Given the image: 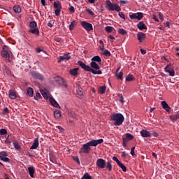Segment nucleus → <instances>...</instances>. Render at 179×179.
I'll return each mask as SVG.
<instances>
[{"instance_id": "f257e3e1", "label": "nucleus", "mask_w": 179, "mask_h": 179, "mask_svg": "<svg viewBox=\"0 0 179 179\" xmlns=\"http://www.w3.org/2000/svg\"><path fill=\"white\" fill-rule=\"evenodd\" d=\"M77 64L83 71L91 72L93 75H101L103 73L101 70H99L100 66L96 62H91L90 66H87L83 62L79 60Z\"/></svg>"}, {"instance_id": "f03ea898", "label": "nucleus", "mask_w": 179, "mask_h": 179, "mask_svg": "<svg viewBox=\"0 0 179 179\" xmlns=\"http://www.w3.org/2000/svg\"><path fill=\"white\" fill-rule=\"evenodd\" d=\"M111 121H115L114 125L120 127L124 122V115L121 113L112 114L110 116Z\"/></svg>"}, {"instance_id": "7ed1b4c3", "label": "nucleus", "mask_w": 179, "mask_h": 179, "mask_svg": "<svg viewBox=\"0 0 179 179\" xmlns=\"http://www.w3.org/2000/svg\"><path fill=\"white\" fill-rule=\"evenodd\" d=\"M106 8L108 10L114 12H121V7L117 3H112L110 0L106 1Z\"/></svg>"}, {"instance_id": "20e7f679", "label": "nucleus", "mask_w": 179, "mask_h": 179, "mask_svg": "<svg viewBox=\"0 0 179 179\" xmlns=\"http://www.w3.org/2000/svg\"><path fill=\"white\" fill-rule=\"evenodd\" d=\"M129 16L131 20H134L135 19H136L137 20H142V19H143V13L138 12L129 15Z\"/></svg>"}, {"instance_id": "39448f33", "label": "nucleus", "mask_w": 179, "mask_h": 179, "mask_svg": "<svg viewBox=\"0 0 179 179\" xmlns=\"http://www.w3.org/2000/svg\"><path fill=\"white\" fill-rule=\"evenodd\" d=\"M80 24L87 31H92L93 30V25L86 21H82Z\"/></svg>"}, {"instance_id": "423d86ee", "label": "nucleus", "mask_w": 179, "mask_h": 179, "mask_svg": "<svg viewBox=\"0 0 179 179\" xmlns=\"http://www.w3.org/2000/svg\"><path fill=\"white\" fill-rule=\"evenodd\" d=\"M107 162L103 159L99 158L96 160V166L98 169H106Z\"/></svg>"}, {"instance_id": "0eeeda50", "label": "nucleus", "mask_w": 179, "mask_h": 179, "mask_svg": "<svg viewBox=\"0 0 179 179\" xmlns=\"http://www.w3.org/2000/svg\"><path fill=\"white\" fill-rule=\"evenodd\" d=\"M92 150V148L88 145L87 143L83 145V148L80 149L79 153H90V151Z\"/></svg>"}, {"instance_id": "6e6552de", "label": "nucleus", "mask_w": 179, "mask_h": 179, "mask_svg": "<svg viewBox=\"0 0 179 179\" xmlns=\"http://www.w3.org/2000/svg\"><path fill=\"white\" fill-rule=\"evenodd\" d=\"M102 142H104V140H103V138H100L98 140H92L87 143L88 144L90 148V146H93V147L96 148V146H97V145L101 144Z\"/></svg>"}, {"instance_id": "1a4fd4ad", "label": "nucleus", "mask_w": 179, "mask_h": 179, "mask_svg": "<svg viewBox=\"0 0 179 179\" xmlns=\"http://www.w3.org/2000/svg\"><path fill=\"white\" fill-rule=\"evenodd\" d=\"M137 40H138L139 43H143L146 39V34L143 32H138L136 34Z\"/></svg>"}, {"instance_id": "9d476101", "label": "nucleus", "mask_w": 179, "mask_h": 179, "mask_svg": "<svg viewBox=\"0 0 179 179\" xmlns=\"http://www.w3.org/2000/svg\"><path fill=\"white\" fill-rule=\"evenodd\" d=\"M55 80L57 83H58V85H62L63 86H65V87L68 86L66 81H65V80H64V78L61 77H55Z\"/></svg>"}, {"instance_id": "9b49d317", "label": "nucleus", "mask_w": 179, "mask_h": 179, "mask_svg": "<svg viewBox=\"0 0 179 179\" xmlns=\"http://www.w3.org/2000/svg\"><path fill=\"white\" fill-rule=\"evenodd\" d=\"M137 29L142 31L143 30H148V27L146 26V24H145V22H143V21H140L137 24Z\"/></svg>"}, {"instance_id": "f8f14e48", "label": "nucleus", "mask_w": 179, "mask_h": 179, "mask_svg": "<svg viewBox=\"0 0 179 179\" xmlns=\"http://www.w3.org/2000/svg\"><path fill=\"white\" fill-rule=\"evenodd\" d=\"M140 134L143 138H150L152 136V134L146 129H142Z\"/></svg>"}, {"instance_id": "ddd939ff", "label": "nucleus", "mask_w": 179, "mask_h": 179, "mask_svg": "<svg viewBox=\"0 0 179 179\" xmlns=\"http://www.w3.org/2000/svg\"><path fill=\"white\" fill-rule=\"evenodd\" d=\"M161 105L164 110H166L167 113H170V110H171V108L169 106L167 102H166L165 101H162L161 102Z\"/></svg>"}, {"instance_id": "4468645a", "label": "nucleus", "mask_w": 179, "mask_h": 179, "mask_svg": "<svg viewBox=\"0 0 179 179\" xmlns=\"http://www.w3.org/2000/svg\"><path fill=\"white\" fill-rule=\"evenodd\" d=\"M71 55L69 54H65L64 56H60L58 62H62V61H69Z\"/></svg>"}, {"instance_id": "2eb2a0df", "label": "nucleus", "mask_w": 179, "mask_h": 179, "mask_svg": "<svg viewBox=\"0 0 179 179\" xmlns=\"http://www.w3.org/2000/svg\"><path fill=\"white\" fill-rule=\"evenodd\" d=\"M29 33H31V34H35L36 37H38L40 36V29L38 28H31L29 30Z\"/></svg>"}, {"instance_id": "dca6fc26", "label": "nucleus", "mask_w": 179, "mask_h": 179, "mask_svg": "<svg viewBox=\"0 0 179 179\" xmlns=\"http://www.w3.org/2000/svg\"><path fill=\"white\" fill-rule=\"evenodd\" d=\"M1 56L3 57V58H6L7 61L10 60V55H9V52H8V50H2Z\"/></svg>"}, {"instance_id": "f3484780", "label": "nucleus", "mask_w": 179, "mask_h": 179, "mask_svg": "<svg viewBox=\"0 0 179 179\" xmlns=\"http://www.w3.org/2000/svg\"><path fill=\"white\" fill-rule=\"evenodd\" d=\"M40 143H38V138H35L34 143H32V145L31 146V150H35L37 149L39 146Z\"/></svg>"}, {"instance_id": "a211bd4d", "label": "nucleus", "mask_w": 179, "mask_h": 179, "mask_svg": "<svg viewBox=\"0 0 179 179\" xmlns=\"http://www.w3.org/2000/svg\"><path fill=\"white\" fill-rule=\"evenodd\" d=\"M52 106H54V107H56V108H61V106H59V104H58V102L55 101V99L53 97H50L49 99Z\"/></svg>"}, {"instance_id": "6ab92c4d", "label": "nucleus", "mask_w": 179, "mask_h": 179, "mask_svg": "<svg viewBox=\"0 0 179 179\" xmlns=\"http://www.w3.org/2000/svg\"><path fill=\"white\" fill-rule=\"evenodd\" d=\"M91 61L92 62H97V64H99L100 65H101V57H100V56H94L91 59Z\"/></svg>"}, {"instance_id": "aec40b11", "label": "nucleus", "mask_w": 179, "mask_h": 179, "mask_svg": "<svg viewBox=\"0 0 179 179\" xmlns=\"http://www.w3.org/2000/svg\"><path fill=\"white\" fill-rule=\"evenodd\" d=\"M31 76L33 78H34V79H39V80L43 79V76H41V74H40L39 73H37L36 71H33L31 73Z\"/></svg>"}, {"instance_id": "412c9836", "label": "nucleus", "mask_w": 179, "mask_h": 179, "mask_svg": "<svg viewBox=\"0 0 179 179\" xmlns=\"http://www.w3.org/2000/svg\"><path fill=\"white\" fill-rule=\"evenodd\" d=\"M28 171L31 178H34V173H36V170L34 169V166H29L28 168Z\"/></svg>"}, {"instance_id": "4be33fe9", "label": "nucleus", "mask_w": 179, "mask_h": 179, "mask_svg": "<svg viewBox=\"0 0 179 179\" xmlns=\"http://www.w3.org/2000/svg\"><path fill=\"white\" fill-rule=\"evenodd\" d=\"M78 71H79V68L70 69L69 73H71L73 76H78Z\"/></svg>"}, {"instance_id": "5701e85b", "label": "nucleus", "mask_w": 179, "mask_h": 179, "mask_svg": "<svg viewBox=\"0 0 179 179\" xmlns=\"http://www.w3.org/2000/svg\"><path fill=\"white\" fill-rule=\"evenodd\" d=\"M165 72H167L168 73H169V76H175L176 75V71H174V69H169L166 70H164Z\"/></svg>"}, {"instance_id": "b1692460", "label": "nucleus", "mask_w": 179, "mask_h": 179, "mask_svg": "<svg viewBox=\"0 0 179 179\" xmlns=\"http://www.w3.org/2000/svg\"><path fill=\"white\" fill-rule=\"evenodd\" d=\"M2 70L4 73H6L7 75H10V69L5 65L2 66Z\"/></svg>"}, {"instance_id": "393cba45", "label": "nucleus", "mask_w": 179, "mask_h": 179, "mask_svg": "<svg viewBox=\"0 0 179 179\" xmlns=\"http://www.w3.org/2000/svg\"><path fill=\"white\" fill-rule=\"evenodd\" d=\"M53 7L55 9H62V6H61V3L59 1H55L53 3Z\"/></svg>"}, {"instance_id": "a878e982", "label": "nucleus", "mask_w": 179, "mask_h": 179, "mask_svg": "<svg viewBox=\"0 0 179 179\" xmlns=\"http://www.w3.org/2000/svg\"><path fill=\"white\" fill-rule=\"evenodd\" d=\"M9 97L10 99H11V100H15V99H16V97H17V96L16 95V92H12V91H9Z\"/></svg>"}, {"instance_id": "bb28decb", "label": "nucleus", "mask_w": 179, "mask_h": 179, "mask_svg": "<svg viewBox=\"0 0 179 179\" xmlns=\"http://www.w3.org/2000/svg\"><path fill=\"white\" fill-rule=\"evenodd\" d=\"M76 24H78V22H76L75 20H73L69 25V30L72 31V30L75 29V26H76Z\"/></svg>"}, {"instance_id": "cd10ccee", "label": "nucleus", "mask_w": 179, "mask_h": 179, "mask_svg": "<svg viewBox=\"0 0 179 179\" xmlns=\"http://www.w3.org/2000/svg\"><path fill=\"white\" fill-rule=\"evenodd\" d=\"M27 93L28 95L30 96V97H33V95L34 94V91H33V88L28 87L27 90Z\"/></svg>"}, {"instance_id": "c85d7f7f", "label": "nucleus", "mask_w": 179, "mask_h": 179, "mask_svg": "<svg viewBox=\"0 0 179 179\" xmlns=\"http://www.w3.org/2000/svg\"><path fill=\"white\" fill-rule=\"evenodd\" d=\"M13 10L15 12V13H20L22 12V8H20V6H14L13 7Z\"/></svg>"}, {"instance_id": "c756f323", "label": "nucleus", "mask_w": 179, "mask_h": 179, "mask_svg": "<svg viewBox=\"0 0 179 179\" xmlns=\"http://www.w3.org/2000/svg\"><path fill=\"white\" fill-rule=\"evenodd\" d=\"M170 119L171 120V121H173V122L177 121V120H179V113H177L176 115H173L172 116L170 117Z\"/></svg>"}, {"instance_id": "7c9ffc66", "label": "nucleus", "mask_w": 179, "mask_h": 179, "mask_svg": "<svg viewBox=\"0 0 179 179\" xmlns=\"http://www.w3.org/2000/svg\"><path fill=\"white\" fill-rule=\"evenodd\" d=\"M55 117L58 120L59 118H61V111L56 110H55V113H54Z\"/></svg>"}, {"instance_id": "2f4dec72", "label": "nucleus", "mask_w": 179, "mask_h": 179, "mask_svg": "<svg viewBox=\"0 0 179 179\" xmlns=\"http://www.w3.org/2000/svg\"><path fill=\"white\" fill-rule=\"evenodd\" d=\"M106 86H101L99 88V93H100V94H104V93H106Z\"/></svg>"}, {"instance_id": "473e14b6", "label": "nucleus", "mask_w": 179, "mask_h": 179, "mask_svg": "<svg viewBox=\"0 0 179 179\" xmlns=\"http://www.w3.org/2000/svg\"><path fill=\"white\" fill-rule=\"evenodd\" d=\"M29 27H31V29L37 28V22H36V21H31L29 22Z\"/></svg>"}, {"instance_id": "72a5a7b5", "label": "nucleus", "mask_w": 179, "mask_h": 179, "mask_svg": "<svg viewBox=\"0 0 179 179\" xmlns=\"http://www.w3.org/2000/svg\"><path fill=\"white\" fill-rule=\"evenodd\" d=\"M117 166H119V167H120V169H122V171H124V173H125L127 171V166H125V165H124L121 162L117 164Z\"/></svg>"}, {"instance_id": "f704fd0d", "label": "nucleus", "mask_w": 179, "mask_h": 179, "mask_svg": "<svg viewBox=\"0 0 179 179\" xmlns=\"http://www.w3.org/2000/svg\"><path fill=\"white\" fill-rule=\"evenodd\" d=\"M135 78L134 77V76L129 74L127 77H126V80L127 82H132V80H134Z\"/></svg>"}, {"instance_id": "c9c22d12", "label": "nucleus", "mask_w": 179, "mask_h": 179, "mask_svg": "<svg viewBox=\"0 0 179 179\" xmlns=\"http://www.w3.org/2000/svg\"><path fill=\"white\" fill-rule=\"evenodd\" d=\"M117 32L120 34H122V36H125V34H127V31L125 29H121V28L117 29Z\"/></svg>"}, {"instance_id": "e433bc0d", "label": "nucleus", "mask_w": 179, "mask_h": 179, "mask_svg": "<svg viewBox=\"0 0 179 179\" xmlns=\"http://www.w3.org/2000/svg\"><path fill=\"white\" fill-rule=\"evenodd\" d=\"M116 76L117 79H120V80H122L124 76V73L122 71H120V73H116Z\"/></svg>"}, {"instance_id": "4c0bfd02", "label": "nucleus", "mask_w": 179, "mask_h": 179, "mask_svg": "<svg viewBox=\"0 0 179 179\" xmlns=\"http://www.w3.org/2000/svg\"><path fill=\"white\" fill-rule=\"evenodd\" d=\"M78 96H83V89L78 87L76 90Z\"/></svg>"}, {"instance_id": "58836bf2", "label": "nucleus", "mask_w": 179, "mask_h": 179, "mask_svg": "<svg viewBox=\"0 0 179 179\" xmlns=\"http://www.w3.org/2000/svg\"><path fill=\"white\" fill-rule=\"evenodd\" d=\"M13 145L15 149H16L17 150H19V149H20V145H19V143H17V141H13Z\"/></svg>"}, {"instance_id": "ea45409f", "label": "nucleus", "mask_w": 179, "mask_h": 179, "mask_svg": "<svg viewBox=\"0 0 179 179\" xmlns=\"http://www.w3.org/2000/svg\"><path fill=\"white\" fill-rule=\"evenodd\" d=\"M106 167L108 168L109 171H111L113 170V165L111 164V162H108L106 163Z\"/></svg>"}, {"instance_id": "a19ab883", "label": "nucleus", "mask_w": 179, "mask_h": 179, "mask_svg": "<svg viewBox=\"0 0 179 179\" xmlns=\"http://www.w3.org/2000/svg\"><path fill=\"white\" fill-rule=\"evenodd\" d=\"M105 30L107 33H111V31H113V30H114V27H110V26L106 27Z\"/></svg>"}, {"instance_id": "79ce46f5", "label": "nucleus", "mask_w": 179, "mask_h": 179, "mask_svg": "<svg viewBox=\"0 0 179 179\" xmlns=\"http://www.w3.org/2000/svg\"><path fill=\"white\" fill-rule=\"evenodd\" d=\"M126 138H127L129 141H132L134 139V136L129 133L126 134Z\"/></svg>"}, {"instance_id": "37998d69", "label": "nucleus", "mask_w": 179, "mask_h": 179, "mask_svg": "<svg viewBox=\"0 0 179 179\" xmlns=\"http://www.w3.org/2000/svg\"><path fill=\"white\" fill-rule=\"evenodd\" d=\"M6 157H8V152H6V151L0 152V159Z\"/></svg>"}, {"instance_id": "c03bdc74", "label": "nucleus", "mask_w": 179, "mask_h": 179, "mask_svg": "<svg viewBox=\"0 0 179 179\" xmlns=\"http://www.w3.org/2000/svg\"><path fill=\"white\" fill-rule=\"evenodd\" d=\"M42 96L44 97V99H48V94L45 92V91L43 90H40Z\"/></svg>"}, {"instance_id": "a18cd8bd", "label": "nucleus", "mask_w": 179, "mask_h": 179, "mask_svg": "<svg viewBox=\"0 0 179 179\" xmlns=\"http://www.w3.org/2000/svg\"><path fill=\"white\" fill-rule=\"evenodd\" d=\"M1 160H3V162H5L6 163H10V159H9L6 157H1Z\"/></svg>"}, {"instance_id": "49530a36", "label": "nucleus", "mask_w": 179, "mask_h": 179, "mask_svg": "<svg viewBox=\"0 0 179 179\" xmlns=\"http://www.w3.org/2000/svg\"><path fill=\"white\" fill-rule=\"evenodd\" d=\"M61 9L62 8H56L55 10V13L57 16H59L61 15Z\"/></svg>"}, {"instance_id": "de8ad7c7", "label": "nucleus", "mask_w": 179, "mask_h": 179, "mask_svg": "<svg viewBox=\"0 0 179 179\" xmlns=\"http://www.w3.org/2000/svg\"><path fill=\"white\" fill-rule=\"evenodd\" d=\"M83 178H84L85 179H92V176H90V174L89 173L84 174Z\"/></svg>"}, {"instance_id": "09e8293b", "label": "nucleus", "mask_w": 179, "mask_h": 179, "mask_svg": "<svg viewBox=\"0 0 179 179\" xmlns=\"http://www.w3.org/2000/svg\"><path fill=\"white\" fill-rule=\"evenodd\" d=\"M7 133H8V131H6V129H0V135H6Z\"/></svg>"}, {"instance_id": "8fccbe9b", "label": "nucleus", "mask_w": 179, "mask_h": 179, "mask_svg": "<svg viewBox=\"0 0 179 179\" xmlns=\"http://www.w3.org/2000/svg\"><path fill=\"white\" fill-rule=\"evenodd\" d=\"M119 16L121 17V19L124 20V22H125V15H124V13L119 11Z\"/></svg>"}, {"instance_id": "3c124183", "label": "nucleus", "mask_w": 179, "mask_h": 179, "mask_svg": "<svg viewBox=\"0 0 179 179\" xmlns=\"http://www.w3.org/2000/svg\"><path fill=\"white\" fill-rule=\"evenodd\" d=\"M119 99H120V103H122V104H124V96H122V94H119Z\"/></svg>"}, {"instance_id": "603ef678", "label": "nucleus", "mask_w": 179, "mask_h": 179, "mask_svg": "<svg viewBox=\"0 0 179 179\" xmlns=\"http://www.w3.org/2000/svg\"><path fill=\"white\" fill-rule=\"evenodd\" d=\"M85 10L89 15H91V16H94V13L92 11L90 8H87Z\"/></svg>"}, {"instance_id": "864d4df0", "label": "nucleus", "mask_w": 179, "mask_h": 179, "mask_svg": "<svg viewBox=\"0 0 179 179\" xmlns=\"http://www.w3.org/2000/svg\"><path fill=\"white\" fill-rule=\"evenodd\" d=\"M103 55H105V57H110L111 55V53L110 52V51L106 50L103 52Z\"/></svg>"}, {"instance_id": "5fc2aeb1", "label": "nucleus", "mask_w": 179, "mask_h": 179, "mask_svg": "<svg viewBox=\"0 0 179 179\" xmlns=\"http://www.w3.org/2000/svg\"><path fill=\"white\" fill-rule=\"evenodd\" d=\"M130 154L131 155V156H136V155L135 154V147H132L131 148V152Z\"/></svg>"}, {"instance_id": "6e6d98bb", "label": "nucleus", "mask_w": 179, "mask_h": 179, "mask_svg": "<svg viewBox=\"0 0 179 179\" xmlns=\"http://www.w3.org/2000/svg\"><path fill=\"white\" fill-rule=\"evenodd\" d=\"M41 97V94L39 92H37L36 94V96H34V99L35 100H38Z\"/></svg>"}, {"instance_id": "4d7b16f0", "label": "nucleus", "mask_w": 179, "mask_h": 179, "mask_svg": "<svg viewBox=\"0 0 179 179\" xmlns=\"http://www.w3.org/2000/svg\"><path fill=\"white\" fill-rule=\"evenodd\" d=\"M69 10L71 13H75V7L73 6H71L69 8Z\"/></svg>"}, {"instance_id": "13d9d810", "label": "nucleus", "mask_w": 179, "mask_h": 179, "mask_svg": "<svg viewBox=\"0 0 179 179\" xmlns=\"http://www.w3.org/2000/svg\"><path fill=\"white\" fill-rule=\"evenodd\" d=\"M108 38H109L110 43H114V41L115 40V38L114 36H111V35H110L108 36Z\"/></svg>"}, {"instance_id": "bf43d9fd", "label": "nucleus", "mask_w": 179, "mask_h": 179, "mask_svg": "<svg viewBox=\"0 0 179 179\" xmlns=\"http://www.w3.org/2000/svg\"><path fill=\"white\" fill-rule=\"evenodd\" d=\"M150 134L152 135V136H155V138H157V136H159V134H157L156 131H151Z\"/></svg>"}, {"instance_id": "052dcab7", "label": "nucleus", "mask_w": 179, "mask_h": 179, "mask_svg": "<svg viewBox=\"0 0 179 179\" xmlns=\"http://www.w3.org/2000/svg\"><path fill=\"white\" fill-rule=\"evenodd\" d=\"M113 160L114 162H116L117 164H118L120 162V161L118 160V158L117 157H113Z\"/></svg>"}, {"instance_id": "680f3d73", "label": "nucleus", "mask_w": 179, "mask_h": 179, "mask_svg": "<svg viewBox=\"0 0 179 179\" xmlns=\"http://www.w3.org/2000/svg\"><path fill=\"white\" fill-rule=\"evenodd\" d=\"M9 113V109L8 108H5L4 110H3V114H8Z\"/></svg>"}, {"instance_id": "e2e57ef3", "label": "nucleus", "mask_w": 179, "mask_h": 179, "mask_svg": "<svg viewBox=\"0 0 179 179\" xmlns=\"http://www.w3.org/2000/svg\"><path fill=\"white\" fill-rule=\"evenodd\" d=\"M167 69H173V68H171V64H167L166 66L164 68V71Z\"/></svg>"}, {"instance_id": "0e129e2a", "label": "nucleus", "mask_w": 179, "mask_h": 179, "mask_svg": "<svg viewBox=\"0 0 179 179\" xmlns=\"http://www.w3.org/2000/svg\"><path fill=\"white\" fill-rule=\"evenodd\" d=\"M167 69H173V68H171V64H167L166 66L164 68V71Z\"/></svg>"}, {"instance_id": "69168bd1", "label": "nucleus", "mask_w": 179, "mask_h": 179, "mask_svg": "<svg viewBox=\"0 0 179 179\" xmlns=\"http://www.w3.org/2000/svg\"><path fill=\"white\" fill-rule=\"evenodd\" d=\"M120 2L122 3V5H125L128 3V1L125 0H120Z\"/></svg>"}, {"instance_id": "338daca9", "label": "nucleus", "mask_w": 179, "mask_h": 179, "mask_svg": "<svg viewBox=\"0 0 179 179\" xmlns=\"http://www.w3.org/2000/svg\"><path fill=\"white\" fill-rule=\"evenodd\" d=\"M152 19H154L155 22H159V18H157V16H156V15H152Z\"/></svg>"}, {"instance_id": "774afa93", "label": "nucleus", "mask_w": 179, "mask_h": 179, "mask_svg": "<svg viewBox=\"0 0 179 179\" xmlns=\"http://www.w3.org/2000/svg\"><path fill=\"white\" fill-rule=\"evenodd\" d=\"M159 17L160 20H164V17H163V14L162 13H159Z\"/></svg>"}]
</instances>
